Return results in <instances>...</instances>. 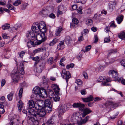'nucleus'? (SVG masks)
I'll list each match as a JSON object with an SVG mask.
<instances>
[{
	"mask_svg": "<svg viewBox=\"0 0 125 125\" xmlns=\"http://www.w3.org/2000/svg\"><path fill=\"white\" fill-rule=\"evenodd\" d=\"M33 90V94L32 95L33 100L37 101L40 96L44 98H46L47 96L46 90L43 88H40L38 87H36L34 88Z\"/></svg>",
	"mask_w": 125,
	"mask_h": 125,
	"instance_id": "nucleus-1",
	"label": "nucleus"
},
{
	"mask_svg": "<svg viewBox=\"0 0 125 125\" xmlns=\"http://www.w3.org/2000/svg\"><path fill=\"white\" fill-rule=\"evenodd\" d=\"M29 113L31 115V117L32 116L35 118H38L39 117H42L46 115L47 111L44 108L36 109L35 110L33 109H30L28 110Z\"/></svg>",
	"mask_w": 125,
	"mask_h": 125,
	"instance_id": "nucleus-2",
	"label": "nucleus"
},
{
	"mask_svg": "<svg viewBox=\"0 0 125 125\" xmlns=\"http://www.w3.org/2000/svg\"><path fill=\"white\" fill-rule=\"evenodd\" d=\"M35 39L36 42L39 45L45 41L47 39V37L45 36V34L43 33H38L36 35Z\"/></svg>",
	"mask_w": 125,
	"mask_h": 125,
	"instance_id": "nucleus-3",
	"label": "nucleus"
},
{
	"mask_svg": "<svg viewBox=\"0 0 125 125\" xmlns=\"http://www.w3.org/2000/svg\"><path fill=\"white\" fill-rule=\"evenodd\" d=\"M44 108L47 111V112H49L52 110V106L49 100L46 99L44 101Z\"/></svg>",
	"mask_w": 125,
	"mask_h": 125,
	"instance_id": "nucleus-4",
	"label": "nucleus"
},
{
	"mask_svg": "<svg viewBox=\"0 0 125 125\" xmlns=\"http://www.w3.org/2000/svg\"><path fill=\"white\" fill-rule=\"evenodd\" d=\"M44 101L40 100L35 102V108L36 109L44 108Z\"/></svg>",
	"mask_w": 125,
	"mask_h": 125,
	"instance_id": "nucleus-5",
	"label": "nucleus"
},
{
	"mask_svg": "<svg viewBox=\"0 0 125 125\" xmlns=\"http://www.w3.org/2000/svg\"><path fill=\"white\" fill-rule=\"evenodd\" d=\"M62 77L66 80L67 83L68 79L70 78L71 76L69 72L68 71H66V69H63L62 71V73H61Z\"/></svg>",
	"mask_w": 125,
	"mask_h": 125,
	"instance_id": "nucleus-6",
	"label": "nucleus"
},
{
	"mask_svg": "<svg viewBox=\"0 0 125 125\" xmlns=\"http://www.w3.org/2000/svg\"><path fill=\"white\" fill-rule=\"evenodd\" d=\"M109 75H111L114 81H116L118 79V73L116 70H111L109 72Z\"/></svg>",
	"mask_w": 125,
	"mask_h": 125,
	"instance_id": "nucleus-7",
	"label": "nucleus"
},
{
	"mask_svg": "<svg viewBox=\"0 0 125 125\" xmlns=\"http://www.w3.org/2000/svg\"><path fill=\"white\" fill-rule=\"evenodd\" d=\"M34 70L38 73H41L44 68V66L42 63L41 64L38 65H35V66H34Z\"/></svg>",
	"mask_w": 125,
	"mask_h": 125,
	"instance_id": "nucleus-8",
	"label": "nucleus"
},
{
	"mask_svg": "<svg viewBox=\"0 0 125 125\" xmlns=\"http://www.w3.org/2000/svg\"><path fill=\"white\" fill-rule=\"evenodd\" d=\"M11 76L12 81L14 83H17L18 82L19 77L18 72V74L17 72H16L15 73H12Z\"/></svg>",
	"mask_w": 125,
	"mask_h": 125,
	"instance_id": "nucleus-9",
	"label": "nucleus"
},
{
	"mask_svg": "<svg viewBox=\"0 0 125 125\" xmlns=\"http://www.w3.org/2000/svg\"><path fill=\"white\" fill-rule=\"evenodd\" d=\"M35 35L33 32L31 31H28L26 33V37L29 39L33 40L35 39Z\"/></svg>",
	"mask_w": 125,
	"mask_h": 125,
	"instance_id": "nucleus-10",
	"label": "nucleus"
},
{
	"mask_svg": "<svg viewBox=\"0 0 125 125\" xmlns=\"http://www.w3.org/2000/svg\"><path fill=\"white\" fill-rule=\"evenodd\" d=\"M19 70L17 71L18 74V72L19 75L20 76V74L23 75L24 74V65L22 62H21L19 66Z\"/></svg>",
	"mask_w": 125,
	"mask_h": 125,
	"instance_id": "nucleus-11",
	"label": "nucleus"
},
{
	"mask_svg": "<svg viewBox=\"0 0 125 125\" xmlns=\"http://www.w3.org/2000/svg\"><path fill=\"white\" fill-rule=\"evenodd\" d=\"M56 120V118L54 116H52L50 118L46 123L47 125H52Z\"/></svg>",
	"mask_w": 125,
	"mask_h": 125,
	"instance_id": "nucleus-12",
	"label": "nucleus"
},
{
	"mask_svg": "<svg viewBox=\"0 0 125 125\" xmlns=\"http://www.w3.org/2000/svg\"><path fill=\"white\" fill-rule=\"evenodd\" d=\"M72 106L74 108H79V110H83L85 105L81 103H75L73 104Z\"/></svg>",
	"mask_w": 125,
	"mask_h": 125,
	"instance_id": "nucleus-13",
	"label": "nucleus"
},
{
	"mask_svg": "<svg viewBox=\"0 0 125 125\" xmlns=\"http://www.w3.org/2000/svg\"><path fill=\"white\" fill-rule=\"evenodd\" d=\"M72 22L71 23L70 27L71 28H76L78 26V24L79 21L76 18H74L72 20Z\"/></svg>",
	"mask_w": 125,
	"mask_h": 125,
	"instance_id": "nucleus-14",
	"label": "nucleus"
},
{
	"mask_svg": "<svg viewBox=\"0 0 125 125\" xmlns=\"http://www.w3.org/2000/svg\"><path fill=\"white\" fill-rule=\"evenodd\" d=\"M27 44L28 48L32 47H34L36 45H38V44L36 42V40H30V41L27 42Z\"/></svg>",
	"mask_w": 125,
	"mask_h": 125,
	"instance_id": "nucleus-15",
	"label": "nucleus"
},
{
	"mask_svg": "<svg viewBox=\"0 0 125 125\" xmlns=\"http://www.w3.org/2000/svg\"><path fill=\"white\" fill-rule=\"evenodd\" d=\"M106 103L111 105L112 108H115L119 106V103H116L112 101H108Z\"/></svg>",
	"mask_w": 125,
	"mask_h": 125,
	"instance_id": "nucleus-16",
	"label": "nucleus"
},
{
	"mask_svg": "<svg viewBox=\"0 0 125 125\" xmlns=\"http://www.w3.org/2000/svg\"><path fill=\"white\" fill-rule=\"evenodd\" d=\"M35 104L33 100H30L29 101L28 103V105L29 106V108L27 109V110L28 111L30 109H34L35 108V105H34Z\"/></svg>",
	"mask_w": 125,
	"mask_h": 125,
	"instance_id": "nucleus-17",
	"label": "nucleus"
},
{
	"mask_svg": "<svg viewBox=\"0 0 125 125\" xmlns=\"http://www.w3.org/2000/svg\"><path fill=\"white\" fill-rule=\"evenodd\" d=\"M83 113L82 114V117H84L87 114L92 112V111L90 110V108H86L84 109H83Z\"/></svg>",
	"mask_w": 125,
	"mask_h": 125,
	"instance_id": "nucleus-18",
	"label": "nucleus"
},
{
	"mask_svg": "<svg viewBox=\"0 0 125 125\" xmlns=\"http://www.w3.org/2000/svg\"><path fill=\"white\" fill-rule=\"evenodd\" d=\"M36 23L38 27V28L40 30L43 28H45L46 27L45 23L43 21H42L39 23Z\"/></svg>",
	"mask_w": 125,
	"mask_h": 125,
	"instance_id": "nucleus-19",
	"label": "nucleus"
},
{
	"mask_svg": "<svg viewBox=\"0 0 125 125\" xmlns=\"http://www.w3.org/2000/svg\"><path fill=\"white\" fill-rule=\"evenodd\" d=\"M78 118V117L77 115V113H75L72 115L70 119L71 121L74 123L75 122L76 120H77Z\"/></svg>",
	"mask_w": 125,
	"mask_h": 125,
	"instance_id": "nucleus-20",
	"label": "nucleus"
},
{
	"mask_svg": "<svg viewBox=\"0 0 125 125\" xmlns=\"http://www.w3.org/2000/svg\"><path fill=\"white\" fill-rule=\"evenodd\" d=\"M65 47L64 42L63 41H61L60 43L57 45V50H59L62 49Z\"/></svg>",
	"mask_w": 125,
	"mask_h": 125,
	"instance_id": "nucleus-21",
	"label": "nucleus"
},
{
	"mask_svg": "<svg viewBox=\"0 0 125 125\" xmlns=\"http://www.w3.org/2000/svg\"><path fill=\"white\" fill-rule=\"evenodd\" d=\"M18 107L19 111H21L22 109L24 107V104L22 101L21 100L19 101L18 104Z\"/></svg>",
	"mask_w": 125,
	"mask_h": 125,
	"instance_id": "nucleus-22",
	"label": "nucleus"
},
{
	"mask_svg": "<svg viewBox=\"0 0 125 125\" xmlns=\"http://www.w3.org/2000/svg\"><path fill=\"white\" fill-rule=\"evenodd\" d=\"M31 29L32 31L35 33L38 32L40 31L36 23L32 26Z\"/></svg>",
	"mask_w": 125,
	"mask_h": 125,
	"instance_id": "nucleus-23",
	"label": "nucleus"
},
{
	"mask_svg": "<svg viewBox=\"0 0 125 125\" xmlns=\"http://www.w3.org/2000/svg\"><path fill=\"white\" fill-rule=\"evenodd\" d=\"M30 116V120L32 122H33V124L34 125H38L39 122L36 119H38V118H34V117L32 116V117H31V116Z\"/></svg>",
	"mask_w": 125,
	"mask_h": 125,
	"instance_id": "nucleus-24",
	"label": "nucleus"
},
{
	"mask_svg": "<svg viewBox=\"0 0 125 125\" xmlns=\"http://www.w3.org/2000/svg\"><path fill=\"white\" fill-rule=\"evenodd\" d=\"M123 15H119L117 17L116 20L118 24H120L122 22L123 20Z\"/></svg>",
	"mask_w": 125,
	"mask_h": 125,
	"instance_id": "nucleus-25",
	"label": "nucleus"
},
{
	"mask_svg": "<svg viewBox=\"0 0 125 125\" xmlns=\"http://www.w3.org/2000/svg\"><path fill=\"white\" fill-rule=\"evenodd\" d=\"M82 99L84 102H87L93 100V97L91 95H90L87 98H82Z\"/></svg>",
	"mask_w": 125,
	"mask_h": 125,
	"instance_id": "nucleus-26",
	"label": "nucleus"
},
{
	"mask_svg": "<svg viewBox=\"0 0 125 125\" xmlns=\"http://www.w3.org/2000/svg\"><path fill=\"white\" fill-rule=\"evenodd\" d=\"M64 109V107L62 105L61 106L58 108V112L59 114L61 115L63 114L64 112L65 111Z\"/></svg>",
	"mask_w": 125,
	"mask_h": 125,
	"instance_id": "nucleus-27",
	"label": "nucleus"
},
{
	"mask_svg": "<svg viewBox=\"0 0 125 125\" xmlns=\"http://www.w3.org/2000/svg\"><path fill=\"white\" fill-rule=\"evenodd\" d=\"M32 59L33 61H35L34 64V66H35L36 65H37L39 62L40 60H41V59H40L39 57L38 56L32 57Z\"/></svg>",
	"mask_w": 125,
	"mask_h": 125,
	"instance_id": "nucleus-28",
	"label": "nucleus"
},
{
	"mask_svg": "<svg viewBox=\"0 0 125 125\" xmlns=\"http://www.w3.org/2000/svg\"><path fill=\"white\" fill-rule=\"evenodd\" d=\"M43 17H45L48 14L47 10L44 9H43L40 11L39 13Z\"/></svg>",
	"mask_w": 125,
	"mask_h": 125,
	"instance_id": "nucleus-29",
	"label": "nucleus"
},
{
	"mask_svg": "<svg viewBox=\"0 0 125 125\" xmlns=\"http://www.w3.org/2000/svg\"><path fill=\"white\" fill-rule=\"evenodd\" d=\"M78 119L77 120V122L78 124L79 125H82L83 124L85 123V122L83 121V120H82L81 117H79Z\"/></svg>",
	"mask_w": 125,
	"mask_h": 125,
	"instance_id": "nucleus-30",
	"label": "nucleus"
},
{
	"mask_svg": "<svg viewBox=\"0 0 125 125\" xmlns=\"http://www.w3.org/2000/svg\"><path fill=\"white\" fill-rule=\"evenodd\" d=\"M58 41V39L56 38H55L51 41L49 43V45L51 46H52L54 45L56 43H57Z\"/></svg>",
	"mask_w": 125,
	"mask_h": 125,
	"instance_id": "nucleus-31",
	"label": "nucleus"
},
{
	"mask_svg": "<svg viewBox=\"0 0 125 125\" xmlns=\"http://www.w3.org/2000/svg\"><path fill=\"white\" fill-rule=\"evenodd\" d=\"M62 29L60 27L56 29L55 33V35L57 36H59L60 35V32Z\"/></svg>",
	"mask_w": 125,
	"mask_h": 125,
	"instance_id": "nucleus-32",
	"label": "nucleus"
},
{
	"mask_svg": "<svg viewBox=\"0 0 125 125\" xmlns=\"http://www.w3.org/2000/svg\"><path fill=\"white\" fill-rule=\"evenodd\" d=\"M14 93L13 92H11L7 95V98L9 101H11L13 98Z\"/></svg>",
	"mask_w": 125,
	"mask_h": 125,
	"instance_id": "nucleus-33",
	"label": "nucleus"
},
{
	"mask_svg": "<svg viewBox=\"0 0 125 125\" xmlns=\"http://www.w3.org/2000/svg\"><path fill=\"white\" fill-rule=\"evenodd\" d=\"M10 27V25L9 24H5L2 26V28L3 30L7 29Z\"/></svg>",
	"mask_w": 125,
	"mask_h": 125,
	"instance_id": "nucleus-34",
	"label": "nucleus"
},
{
	"mask_svg": "<svg viewBox=\"0 0 125 125\" xmlns=\"http://www.w3.org/2000/svg\"><path fill=\"white\" fill-rule=\"evenodd\" d=\"M53 57H51L47 61V63L49 64H51L53 62Z\"/></svg>",
	"mask_w": 125,
	"mask_h": 125,
	"instance_id": "nucleus-35",
	"label": "nucleus"
},
{
	"mask_svg": "<svg viewBox=\"0 0 125 125\" xmlns=\"http://www.w3.org/2000/svg\"><path fill=\"white\" fill-rule=\"evenodd\" d=\"M122 40H125V32H123L118 36Z\"/></svg>",
	"mask_w": 125,
	"mask_h": 125,
	"instance_id": "nucleus-36",
	"label": "nucleus"
},
{
	"mask_svg": "<svg viewBox=\"0 0 125 125\" xmlns=\"http://www.w3.org/2000/svg\"><path fill=\"white\" fill-rule=\"evenodd\" d=\"M109 8H113L116 7L115 6L116 5V2H110L109 4Z\"/></svg>",
	"mask_w": 125,
	"mask_h": 125,
	"instance_id": "nucleus-37",
	"label": "nucleus"
},
{
	"mask_svg": "<svg viewBox=\"0 0 125 125\" xmlns=\"http://www.w3.org/2000/svg\"><path fill=\"white\" fill-rule=\"evenodd\" d=\"M111 81V78H108L106 79V81L103 83V84L104 86H108L109 85L108 82Z\"/></svg>",
	"mask_w": 125,
	"mask_h": 125,
	"instance_id": "nucleus-38",
	"label": "nucleus"
},
{
	"mask_svg": "<svg viewBox=\"0 0 125 125\" xmlns=\"http://www.w3.org/2000/svg\"><path fill=\"white\" fill-rule=\"evenodd\" d=\"M65 41L67 44L71 43L72 41L70 37L69 36H67L66 37Z\"/></svg>",
	"mask_w": 125,
	"mask_h": 125,
	"instance_id": "nucleus-39",
	"label": "nucleus"
},
{
	"mask_svg": "<svg viewBox=\"0 0 125 125\" xmlns=\"http://www.w3.org/2000/svg\"><path fill=\"white\" fill-rule=\"evenodd\" d=\"M4 11L9 13L10 12V10L6 8H0V14L2 13Z\"/></svg>",
	"mask_w": 125,
	"mask_h": 125,
	"instance_id": "nucleus-40",
	"label": "nucleus"
},
{
	"mask_svg": "<svg viewBox=\"0 0 125 125\" xmlns=\"http://www.w3.org/2000/svg\"><path fill=\"white\" fill-rule=\"evenodd\" d=\"M93 21L91 19H88L86 21V24L88 25H90L93 24Z\"/></svg>",
	"mask_w": 125,
	"mask_h": 125,
	"instance_id": "nucleus-41",
	"label": "nucleus"
},
{
	"mask_svg": "<svg viewBox=\"0 0 125 125\" xmlns=\"http://www.w3.org/2000/svg\"><path fill=\"white\" fill-rule=\"evenodd\" d=\"M58 95L54 96L53 98L54 100L56 102L59 101L60 100V98L58 96Z\"/></svg>",
	"mask_w": 125,
	"mask_h": 125,
	"instance_id": "nucleus-42",
	"label": "nucleus"
},
{
	"mask_svg": "<svg viewBox=\"0 0 125 125\" xmlns=\"http://www.w3.org/2000/svg\"><path fill=\"white\" fill-rule=\"evenodd\" d=\"M23 91V88H21L20 89L19 93V96L20 98H21L22 96Z\"/></svg>",
	"mask_w": 125,
	"mask_h": 125,
	"instance_id": "nucleus-43",
	"label": "nucleus"
},
{
	"mask_svg": "<svg viewBox=\"0 0 125 125\" xmlns=\"http://www.w3.org/2000/svg\"><path fill=\"white\" fill-rule=\"evenodd\" d=\"M117 50L116 49H111L109 52L108 53V55H109L113 53H115L117 52Z\"/></svg>",
	"mask_w": 125,
	"mask_h": 125,
	"instance_id": "nucleus-44",
	"label": "nucleus"
},
{
	"mask_svg": "<svg viewBox=\"0 0 125 125\" xmlns=\"http://www.w3.org/2000/svg\"><path fill=\"white\" fill-rule=\"evenodd\" d=\"M91 48V45H89L86 46L85 48V49L83 50L84 52H87Z\"/></svg>",
	"mask_w": 125,
	"mask_h": 125,
	"instance_id": "nucleus-45",
	"label": "nucleus"
},
{
	"mask_svg": "<svg viewBox=\"0 0 125 125\" xmlns=\"http://www.w3.org/2000/svg\"><path fill=\"white\" fill-rule=\"evenodd\" d=\"M21 3V1L20 0H17L16 1L13 3V5L15 6H18Z\"/></svg>",
	"mask_w": 125,
	"mask_h": 125,
	"instance_id": "nucleus-46",
	"label": "nucleus"
},
{
	"mask_svg": "<svg viewBox=\"0 0 125 125\" xmlns=\"http://www.w3.org/2000/svg\"><path fill=\"white\" fill-rule=\"evenodd\" d=\"M76 83L78 85H81L82 83V81L79 79H77L76 81Z\"/></svg>",
	"mask_w": 125,
	"mask_h": 125,
	"instance_id": "nucleus-47",
	"label": "nucleus"
},
{
	"mask_svg": "<svg viewBox=\"0 0 125 125\" xmlns=\"http://www.w3.org/2000/svg\"><path fill=\"white\" fill-rule=\"evenodd\" d=\"M41 52L45 51L47 50L48 49V47L47 46L43 47L40 48Z\"/></svg>",
	"mask_w": 125,
	"mask_h": 125,
	"instance_id": "nucleus-48",
	"label": "nucleus"
},
{
	"mask_svg": "<svg viewBox=\"0 0 125 125\" xmlns=\"http://www.w3.org/2000/svg\"><path fill=\"white\" fill-rule=\"evenodd\" d=\"M49 96H51V98H52H52L55 95L54 94L53 92V91H52L49 92Z\"/></svg>",
	"mask_w": 125,
	"mask_h": 125,
	"instance_id": "nucleus-49",
	"label": "nucleus"
},
{
	"mask_svg": "<svg viewBox=\"0 0 125 125\" xmlns=\"http://www.w3.org/2000/svg\"><path fill=\"white\" fill-rule=\"evenodd\" d=\"M5 101V98L4 96H2L0 98V103H4Z\"/></svg>",
	"mask_w": 125,
	"mask_h": 125,
	"instance_id": "nucleus-50",
	"label": "nucleus"
},
{
	"mask_svg": "<svg viewBox=\"0 0 125 125\" xmlns=\"http://www.w3.org/2000/svg\"><path fill=\"white\" fill-rule=\"evenodd\" d=\"M80 92L82 95H85L86 94L87 92L85 89L82 90L80 91Z\"/></svg>",
	"mask_w": 125,
	"mask_h": 125,
	"instance_id": "nucleus-51",
	"label": "nucleus"
},
{
	"mask_svg": "<svg viewBox=\"0 0 125 125\" xmlns=\"http://www.w3.org/2000/svg\"><path fill=\"white\" fill-rule=\"evenodd\" d=\"M25 52L22 51L19 54V56L21 58H22L23 55H24L25 53Z\"/></svg>",
	"mask_w": 125,
	"mask_h": 125,
	"instance_id": "nucleus-52",
	"label": "nucleus"
},
{
	"mask_svg": "<svg viewBox=\"0 0 125 125\" xmlns=\"http://www.w3.org/2000/svg\"><path fill=\"white\" fill-rule=\"evenodd\" d=\"M104 68V67L103 65H100L99 66L98 68L99 71H101L103 70Z\"/></svg>",
	"mask_w": 125,
	"mask_h": 125,
	"instance_id": "nucleus-53",
	"label": "nucleus"
},
{
	"mask_svg": "<svg viewBox=\"0 0 125 125\" xmlns=\"http://www.w3.org/2000/svg\"><path fill=\"white\" fill-rule=\"evenodd\" d=\"M41 52L40 48H38L33 51V53L34 54Z\"/></svg>",
	"mask_w": 125,
	"mask_h": 125,
	"instance_id": "nucleus-54",
	"label": "nucleus"
},
{
	"mask_svg": "<svg viewBox=\"0 0 125 125\" xmlns=\"http://www.w3.org/2000/svg\"><path fill=\"white\" fill-rule=\"evenodd\" d=\"M52 88L54 90H55L56 91V89L58 87V86L57 85L55 84H53L52 86Z\"/></svg>",
	"mask_w": 125,
	"mask_h": 125,
	"instance_id": "nucleus-55",
	"label": "nucleus"
},
{
	"mask_svg": "<svg viewBox=\"0 0 125 125\" xmlns=\"http://www.w3.org/2000/svg\"><path fill=\"white\" fill-rule=\"evenodd\" d=\"M46 27L45 28H43V29H41L40 30V31L41 32V33H43L45 34V33L46 32Z\"/></svg>",
	"mask_w": 125,
	"mask_h": 125,
	"instance_id": "nucleus-56",
	"label": "nucleus"
},
{
	"mask_svg": "<svg viewBox=\"0 0 125 125\" xmlns=\"http://www.w3.org/2000/svg\"><path fill=\"white\" fill-rule=\"evenodd\" d=\"M60 90V89L58 87L56 89V91L55 90H54L56 95H59V93Z\"/></svg>",
	"mask_w": 125,
	"mask_h": 125,
	"instance_id": "nucleus-57",
	"label": "nucleus"
},
{
	"mask_svg": "<svg viewBox=\"0 0 125 125\" xmlns=\"http://www.w3.org/2000/svg\"><path fill=\"white\" fill-rule=\"evenodd\" d=\"M121 65L125 67V60H122L120 62Z\"/></svg>",
	"mask_w": 125,
	"mask_h": 125,
	"instance_id": "nucleus-58",
	"label": "nucleus"
},
{
	"mask_svg": "<svg viewBox=\"0 0 125 125\" xmlns=\"http://www.w3.org/2000/svg\"><path fill=\"white\" fill-rule=\"evenodd\" d=\"M62 11H60V10L58 8L57 15V17H58L59 15H62Z\"/></svg>",
	"mask_w": 125,
	"mask_h": 125,
	"instance_id": "nucleus-59",
	"label": "nucleus"
},
{
	"mask_svg": "<svg viewBox=\"0 0 125 125\" xmlns=\"http://www.w3.org/2000/svg\"><path fill=\"white\" fill-rule=\"evenodd\" d=\"M6 83V81L5 79L2 80L1 82V86L2 87L4 86Z\"/></svg>",
	"mask_w": 125,
	"mask_h": 125,
	"instance_id": "nucleus-60",
	"label": "nucleus"
},
{
	"mask_svg": "<svg viewBox=\"0 0 125 125\" xmlns=\"http://www.w3.org/2000/svg\"><path fill=\"white\" fill-rule=\"evenodd\" d=\"M83 76L84 77V78L86 79L88 78V76L86 73L85 72H83Z\"/></svg>",
	"mask_w": 125,
	"mask_h": 125,
	"instance_id": "nucleus-61",
	"label": "nucleus"
},
{
	"mask_svg": "<svg viewBox=\"0 0 125 125\" xmlns=\"http://www.w3.org/2000/svg\"><path fill=\"white\" fill-rule=\"evenodd\" d=\"M5 112V110L4 107L0 108V114H2L4 113Z\"/></svg>",
	"mask_w": 125,
	"mask_h": 125,
	"instance_id": "nucleus-62",
	"label": "nucleus"
},
{
	"mask_svg": "<svg viewBox=\"0 0 125 125\" xmlns=\"http://www.w3.org/2000/svg\"><path fill=\"white\" fill-rule=\"evenodd\" d=\"M9 123L10 125H13L14 124V119L11 118L10 120Z\"/></svg>",
	"mask_w": 125,
	"mask_h": 125,
	"instance_id": "nucleus-63",
	"label": "nucleus"
},
{
	"mask_svg": "<svg viewBox=\"0 0 125 125\" xmlns=\"http://www.w3.org/2000/svg\"><path fill=\"white\" fill-rule=\"evenodd\" d=\"M104 42L107 43L109 42L110 40L109 38H105L104 39Z\"/></svg>",
	"mask_w": 125,
	"mask_h": 125,
	"instance_id": "nucleus-64",
	"label": "nucleus"
}]
</instances>
